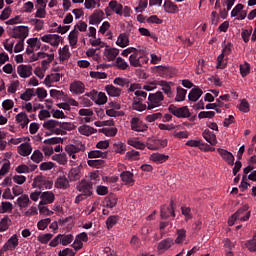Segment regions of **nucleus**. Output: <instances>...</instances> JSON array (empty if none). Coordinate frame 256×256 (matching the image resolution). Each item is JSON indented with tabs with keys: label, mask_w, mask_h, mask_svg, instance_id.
Masks as SVG:
<instances>
[{
	"label": "nucleus",
	"mask_w": 256,
	"mask_h": 256,
	"mask_svg": "<svg viewBox=\"0 0 256 256\" xmlns=\"http://www.w3.org/2000/svg\"><path fill=\"white\" fill-rule=\"evenodd\" d=\"M176 91H177V94H176L175 101H178V102L185 101V97H187V90L184 88H181V86H178Z\"/></svg>",
	"instance_id": "obj_45"
},
{
	"label": "nucleus",
	"mask_w": 256,
	"mask_h": 256,
	"mask_svg": "<svg viewBox=\"0 0 256 256\" xmlns=\"http://www.w3.org/2000/svg\"><path fill=\"white\" fill-rule=\"evenodd\" d=\"M68 177L70 181H79L81 179V169L79 167L72 168L69 171Z\"/></svg>",
	"instance_id": "obj_36"
},
{
	"label": "nucleus",
	"mask_w": 256,
	"mask_h": 256,
	"mask_svg": "<svg viewBox=\"0 0 256 256\" xmlns=\"http://www.w3.org/2000/svg\"><path fill=\"white\" fill-rule=\"evenodd\" d=\"M33 151L31 144L23 143L18 147V153L22 157H29V154Z\"/></svg>",
	"instance_id": "obj_24"
},
{
	"label": "nucleus",
	"mask_w": 256,
	"mask_h": 256,
	"mask_svg": "<svg viewBox=\"0 0 256 256\" xmlns=\"http://www.w3.org/2000/svg\"><path fill=\"white\" fill-rule=\"evenodd\" d=\"M31 160L34 163H41V161H43V153H41L39 150H35L31 155Z\"/></svg>",
	"instance_id": "obj_57"
},
{
	"label": "nucleus",
	"mask_w": 256,
	"mask_h": 256,
	"mask_svg": "<svg viewBox=\"0 0 256 256\" xmlns=\"http://www.w3.org/2000/svg\"><path fill=\"white\" fill-rule=\"evenodd\" d=\"M73 241V235H61L60 237V243L64 246L69 245Z\"/></svg>",
	"instance_id": "obj_59"
},
{
	"label": "nucleus",
	"mask_w": 256,
	"mask_h": 256,
	"mask_svg": "<svg viewBox=\"0 0 256 256\" xmlns=\"http://www.w3.org/2000/svg\"><path fill=\"white\" fill-rule=\"evenodd\" d=\"M185 237H187V231L185 229L177 230V238L175 240L176 245H180L185 241Z\"/></svg>",
	"instance_id": "obj_46"
},
{
	"label": "nucleus",
	"mask_w": 256,
	"mask_h": 256,
	"mask_svg": "<svg viewBox=\"0 0 256 256\" xmlns=\"http://www.w3.org/2000/svg\"><path fill=\"white\" fill-rule=\"evenodd\" d=\"M169 159V155L154 153L151 155V160L155 163H165Z\"/></svg>",
	"instance_id": "obj_41"
},
{
	"label": "nucleus",
	"mask_w": 256,
	"mask_h": 256,
	"mask_svg": "<svg viewBox=\"0 0 256 256\" xmlns=\"http://www.w3.org/2000/svg\"><path fill=\"white\" fill-rule=\"evenodd\" d=\"M17 73L22 79H27L33 75V67L31 65H19Z\"/></svg>",
	"instance_id": "obj_15"
},
{
	"label": "nucleus",
	"mask_w": 256,
	"mask_h": 256,
	"mask_svg": "<svg viewBox=\"0 0 256 256\" xmlns=\"http://www.w3.org/2000/svg\"><path fill=\"white\" fill-rule=\"evenodd\" d=\"M117 223H119V216L117 215L110 216L106 220V227L108 230H111L116 226Z\"/></svg>",
	"instance_id": "obj_42"
},
{
	"label": "nucleus",
	"mask_w": 256,
	"mask_h": 256,
	"mask_svg": "<svg viewBox=\"0 0 256 256\" xmlns=\"http://www.w3.org/2000/svg\"><path fill=\"white\" fill-rule=\"evenodd\" d=\"M130 125H131V130L136 131L137 133H145V131L149 129L147 124L143 123V121H141V119L137 117H134L131 119Z\"/></svg>",
	"instance_id": "obj_9"
},
{
	"label": "nucleus",
	"mask_w": 256,
	"mask_h": 256,
	"mask_svg": "<svg viewBox=\"0 0 256 256\" xmlns=\"http://www.w3.org/2000/svg\"><path fill=\"white\" fill-rule=\"evenodd\" d=\"M40 39L43 43H49L52 47H59V43H61V36L57 34H46Z\"/></svg>",
	"instance_id": "obj_12"
},
{
	"label": "nucleus",
	"mask_w": 256,
	"mask_h": 256,
	"mask_svg": "<svg viewBox=\"0 0 256 256\" xmlns=\"http://www.w3.org/2000/svg\"><path fill=\"white\" fill-rule=\"evenodd\" d=\"M171 247H173V239L171 238L164 239L158 244V252L163 253L164 251L171 249Z\"/></svg>",
	"instance_id": "obj_23"
},
{
	"label": "nucleus",
	"mask_w": 256,
	"mask_h": 256,
	"mask_svg": "<svg viewBox=\"0 0 256 256\" xmlns=\"http://www.w3.org/2000/svg\"><path fill=\"white\" fill-rule=\"evenodd\" d=\"M52 160L59 163V165H66L67 164V155L66 154H55L52 156Z\"/></svg>",
	"instance_id": "obj_48"
},
{
	"label": "nucleus",
	"mask_w": 256,
	"mask_h": 256,
	"mask_svg": "<svg viewBox=\"0 0 256 256\" xmlns=\"http://www.w3.org/2000/svg\"><path fill=\"white\" fill-rule=\"evenodd\" d=\"M16 121L17 123H21L22 129H25L27 125H29V116H27V113L20 112L16 115Z\"/></svg>",
	"instance_id": "obj_25"
},
{
	"label": "nucleus",
	"mask_w": 256,
	"mask_h": 256,
	"mask_svg": "<svg viewBox=\"0 0 256 256\" xmlns=\"http://www.w3.org/2000/svg\"><path fill=\"white\" fill-rule=\"evenodd\" d=\"M9 225H11V220L9 216H5L0 220V233H5L7 229H9Z\"/></svg>",
	"instance_id": "obj_43"
},
{
	"label": "nucleus",
	"mask_w": 256,
	"mask_h": 256,
	"mask_svg": "<svg viewBox=\"0 0 256 256\" xmlns=\"http://www.w3.org/2000/svg\"><path fill=\"white\" fill-rule=\"evenodd\" d=\"M61 122L58 120H47L43 123V128L47 129L52 135H67V132L60 129Z\"/></svg>",
	"instance_id": "obj_3"
},
{
	"label": "nucleus",
	"mask_w": 256,
	"mask_h": 256,
	"mask_svg": "<svg viewBox=\"0 0 256 256\" xmlns=\"http://www.w3.org/2000/svg\"><path fill=\"white\" fill-rule=\"evenodd\" d=\"M51 223V218L42 219L38 222L37 227L39 231H45L49 224Z\"/></svg>",
	"instance_id": "obj_56"
},
{
	"label": "nucleus",
	"mask_w": 256,
	"mask_h": 256,
	"mask_svg": "<svg viewBox=\"0 0 256 256\" xmlns=\"http://www.w3.org/2000/svg\"><path fill=\"white\" fill-rule=\"evenodd\" d=\"M77 253V251H73V249L71 248H66V249H63L62 251H60L58 253L59 256H75V254Z\"/></svg>",
	"instance_id": "obj_63"
},
{
	"label": "nucleus",
	"mask_w": 256,
	"mask_h": 256,
	"mask_svg": "<svg viewBox=\"0 0 256 256\" xmlns=\"http://www.w3.org/2000/svg\"><path fill=\"white\" fill-rule=\"evenodd\" d=\"M39 205H51L55 201V194L52 191L42 192Z\"/></svg>",
	"instance_id": "obj_16"
},
{
	"label": "nucleus",
	"mask_w": 256,
	"mask_h": 256,
	"mask_svg": "<svg viewBox=\"0 0 256 256\" xmlns=\"http://www.w3.org/2000/svg\"><path fill=\"white\" fill-rule=\"evenodd\" d=\"M60 129L67 133V131L75 130V125L71 122H60Z\"/></svg>",
	"instance_id": "obj_55"
},
{
	"label": "nucleus",
	"mask_w": 256,
	"mask_h": 256,
	"mask_svg": "<svg viewBox=\"0 0 256 256\" xmlns=\"http://www.w3.org/2000/svg\"><path fill=\"white\" fill-rule=\"evenodd\" d=\"M129 63L131 67H143V65L149 63V57L145 56L143 51L138 50V52L129 56Z\"/></svg>",
	"instance_id": "obj_1"
},
{
	"label": "nucleus",
	"mask_w": 256,
	"mask_h": 256,
	"mask_svg": "<svg viewBox=\"0 0 256 256\" xmlns=\"http://www.w3.org/2000/svg\"><path fill=\"white\" fill-rule=\"evenodd\" d=\"M96 103L97 105H105V103H107V95L105 92H99Z\"/></svg>",
	"instance_id": "obj_62"
},
{
	"label": "nucleus",
	"mask_w": 256,
	"mask_h": 256,
	"mask_svg": "<svg viewBox=\"0 0 256 256\" xmlns=\"http://www.w3.org/2000/svg\"><path fill=\"white\" fill-rule=\"evenodd\" d=\"M118 198L115 195H110L106 200V207L107 209H113L117 206Z\"/></svg>",
	"instance_id": "obj_50"
},
{
	"label": "nucleus",
	"mask_w": 256,
	"mask_h": 256,
	"mask_svg": "<svg viewBox=\"0 0 256 256\" xmlns=\"http://www.w3.org/2000/svg\"><path fill=\"white\" fill-rule=\"evenodd\" d=\"M251 73V65L248 62L240 65V75L242 77H247Z\"/></svg>",
	"instance_id": "obj_49"
},
{
	"label": "nucleus",
	"mask_w": 256,
	"mask_h": 256,
	"mask_svg": "<svg viewBox=\"0 0 256 256\" xmlns=\"http://www.w3.org/2000/svg\"><path fill=\"white\" fill-rule=\"evenodd\" d=\"M97 130L93 127H90L88 125H82L78 127V132L80 135H85L86 137H89V135H93Z\"/></svg>",
	"instance_id": "obj_35"
},
{
	"label": "nucleus",
	"mask_w": 256,
	"mask_h": 256,
	"mask_svg": "<svg viewBox=\"0 0 256 256\" xmlns=\"http://www.w3.org/2000/svg\"><path fill=\"white\" fill-rule=\"evenodd\" d=\"M99 132L106 135V137H115L117 135V128H102Z\"/></svg>",
	"instance_id": "obj_52"
},
{
	"label": "nucleus",
	"mask_w": 256,
	"mask_h": 256,
	"mask_svg": "<svg viewBox=\"0 0 256 256\" xmlns=\"http://www.w3.org/2000/svg\"><path fill=\"white\" fill-rule=\"evenodd\" d=\"M112 150L114 151V153H119L120 155H123V153L127 151V145H125L123 142H117L113 144Z\"/></svg>",
	"instance_id": "obj_40"
},
{
	"label": "nucleus",
	"mask_w": 256,
	"mask_h": 256,
	"mask_svg": "<svg viewBox=\"0 0 256 256\" xmlns=\"http://www.w3.org/2000/svg\"><path fill=\"white\" fill-rule=\"evenodd\" d=\"M114 85H118L119 87H125V85H129V80L121 77H117L113 80Z\"/></svg>",
	"instance_id": "obj_61"
},
{
	"label": "nucleus",
	"mask_w": 256,
	"mask_h": 256,
	"mask_svg": "<svg viewBox=\"0 0 256 256\" xmlns=\"http://www.w3.org/2000/svg\"><path fill=\"white\" fill-rule=\"evenodd\" d=\"M39 243H42V245H47L49 243L50 239H53V234L47 233V234H42L37 237Z\"/></svg>",
	"instance_id": "obj_54"
},
{
	"label": "nucleus",
	"mask_w": 256,
	"mask_h": 256,
	"mask_svg": "<svg viewBox=\"0 0 256 256\" xmlns=\"http://www.w3.org/2000/svg\"><path fill=\"white\" fill-rule=\"evenodd\" d=\"M58 54L61 63H63V61H68V59L71 57V52H69V46L66 45L63 48H60L58 50Z\"/></svg>",
	"instance_id": "obj_30"
},
{
	"label": "nucleus",
	"mask_w": 256,
	"mask_h": 256,
	"mask_svg": "<svg viewBox=\"0 0 256 256\" xmlns=\"http://www.w3.org/2000/svg\"><path fill=\"white\" fill-rule=\"evenodd\" d=\"M103 17H105V13L103 12V10H95L93 14L89 17V24L99 25Z\"/></svg>",
	"instance_id": "obj_17"
},
{
	"label": "nucleus",
	"mask_w": 256,
	"mask_h": 256,
	"mask_svg": "<svg viewBox=\"0 0 256 256\" xmlns=\"http://www.w3.org/2000/svg\"><path fill=\"white\" fill-rule=\"evenodd\" d=\"M70 91L75 95H81L85 93V84L81 81H74L70 84Z\"/></svg>",
	"instance_id": "obj_18"
},
{
	"label": "nucleus",
	"mask_w": 256,
	"mask_h": 256,
	"mask_svg": "<svg viewBox=\"0 0 256 256\" xmlns=\"http://www.w3.org/2000/svg\"><path fill=\"white\" fill-rule=\"evenodd\" d=\"M105 91L110 97H121V88H117L113 85H106Z\"/></svg>",
	"instance_id": "obj_29"
},
{
	"label": "nucleus",
	"mask_w": 256,
	"mask_h": 256,
	"mask_svg": "<svg viewBox=\"0 0 256 256\" xmlns=\"http://www.w3.org/2000/svg\"><path fill=\"white\" fill-rule=\"evenodd\" d=\"M77 189L84 197H91L93 195V183L89 181L82 180L77 186Z\"/></svg>",
	"instance_id": "obj_8"
},
{
	"label": "nucleus",
	"mask_w": 256,
	"mask_h": 256,
	"mask_svg": "<svg viewBox=\"0 0 256 256\" xmlns=\"http://www.w3.org/2000/svg\"><path fill=\"white\" fill-rule=\"evenodd\" d=\"M245 212H246L245 216H241ZM250 217H251V211H249V204L243 205L234 213V219H239V221H249Z\"/></svg>",
	"instance_id": "obj_11"
},
{
	"label": "nucleus",
	"mask_w": 256,
	"mask_h": 256,
	"mask_svg": "<svg viewBox=\"0 0 256 256\" xmlns=\"http://www.w3.org/2000/svg\"><path fill=\"white\" fill-rule=\"evenodd\" d=\"M116 45L122 48L127 47L129 45V37L127 36V34L125 33L120 34L116 41Z\"/></svg>",
	"instance_id": "obj_38"
},
{
	"label": "nucleus",
	"mask_w": 256,
	"mask_h": 256,
	"mask_svg": "<svg viewBox=\"0 0 256 256\" xmlns=\"http://www.w3.org/2000/svg\"><path fill=\"white\" fill-rule=\"evenodd\" d=\"M33 97H35V88H28L20 95L22 101H31V98Z\"/></svg>",
	"instance_id": "obj_39"
},
{
	"label": "nucleus",
	"mask_w": 256,
	"mask_h": 256,
	"mask_svg": "<svg viewBox=\"0 0 256 256\" xmlns=\"http://www.w3.org/2000/svg\"><path fill=\"white\" fill-rule=\"evenodd\" d=\"M115 65L118 69H121L122 71H125V69L129 68V64L127 63V61H125V59L118 57L116 59Z\"/></svg>",
	"instance_id": "obj_51"
},
{
	"label": "nucleus",
	"mask_w": 256,
	"mask_h": 256,
	"mask_svg": "<svg viewBox=\"0 0 256 256\" xmlns=\"http://www.w3.org/2000/svg\"><path fill=\"white\" fill-rule=\"evenodd\" d=\"M164 99L163 92L158 91L148 96V110L155 109V107H161Z\"/></svg>",
	"instance_id": "obj_5"
},
{
	"label": "nucleus",
	"mask_w": 256,
	"mask_h": 256,
	"mask_svg": "<svg viewBox=\"0 0 256 256\" xmlns=\"http://www.w3.org/2000/svg\"><path fill=\"white\" fill-rule=\"evenodd\" d=\"M215 117L214 111H202L198 114L199 119H213Z\"/></svg>",
	"instance_id": "obj_58"
},
{
	"label": "nucleus",
	"mask_w": 256,
	"mask_h": 256,
	"mask_svg": "<svg viewBox=\"0 0 256 256\" xmlns=\"http://www.w3.org/2000/svg\"><path fill=\"white\" fill-rule=\"evenodd\" d=\"M120 177L125 185H134L135 180L133 179V173L124 171L120 174Z\"/></svg>",
	"instance_id": "obj_31"
},
{
	"label": "nucleus",
	"mask_w": 256,
	"mask_h": 256,
	"mask_svg": "<svg viewBox=\"0 0 256 256\" xmlns=\"http://www.w3.org/2000/svg\"><path fill=\"white\" fill-rule=\"evenodd\" d=\"M34 184L39 187V189H52L53 188V181L48 180L45 176H36L34 178Z\"/></svg>",
	"instance_id": "obj_10"
},
{
	"label": "nucleus",
	"mask_w": 256,
	"mask_h": 256,
	"mask_svg": "<svg viewBox=\"0 0 256 256\" xmlns=\"http://www.w3.org/2000/svg\"><path fill=\"white\" fill-rule=\"evenodd\" d=\"M168 111L178 119H189L191 117V111H189L187 106L177 107L175 104H171L168 107Z\"/></svg>",
	"instance_id": "obj_2"
},
{
	"label": "nucleus",
	"mask_w": 256,
	"mask_h": 256,
	"mask_svg": "<svg viewBox=\"0 0 256 256\" xmlns=\"http://www.w3.org/2000/svg\"><path fill=\"white\" fill-rule=\"evenodd\" d=\"M89 159H107V151L92 150L88 153Z\"/></svg>",
	"instance_id": "obj_33"
},
{
	"label": "nucleus",
	"mask_w": 256,
	"mask_h": 256,
	"mask_svg": "<svg viewBox=\"0 0 256 256\" xmlns=\"http://www.w3.org/2000/svg\"><path fill=\"white\" fill-rule=\"evenodd\" d=\"M11 37L14 39L25 40L29 37V28L27 26H15L11 30Z\"/></svg>",
	"instance_id": "obj_6"
},
{
	"label": "nucleus",
	"mask_w": 256,
	"mask_h": 256,
	"mask_svg": "<svg viewBox=\"0 0 256 256\" xmlns=\"http://www.w3.org/2000/svg\"><path fill=\"white\" fill-rule=\"evenodd\" d=\"M217 152L219 153L220 157H222L223 161H225V163L230 166L235 165V156H233V153L222 148H218Z\"/></svg>",
	"instance_id": "obj_14"
},
{
	"label": "nucleus",
	"mask_w": 256,
	"mask_h": 256,
	"mask_svg": "<svg viewBox=\"0 0 256 256\" xmlns=\"http://www.w3.org/2000/svg\"><path fill=\"white\" fill-rule=\"evenodd\" d=\"M246 247H247L248 250L251 251V253H255V251H256V239L249 240L246 243Z\"/></svg>",
	"instance_id": "obj_64"
},
{
	"label": "nucleus",
	"mask_w": 256,
	"mask_h": 256,
	"mask_svg": "<svg viewBox=\"0 0 256 256\" xmlns=\"http://www.w3.org/2000/svg\"><path fill=\"white\" fill-rule=\"evenodd\" d=\"M174 201H170V206L163 205L160 209V215L162 219H169V217H175V209L173 208Z\"/></svg>",
	"instance_id": "obj_13"
},
{
	"label": "nucleus",
	"mask_w": 256,
	"mask_h": 256,
	"mask_svg": "<svg viewBox=\"0 0 256 256\" xmlns=\"http://www.w3.org/2000/svg\"><path fill=\"white\" fill-rule=\"evenodd\" d=\"M35 95H37L39 101H43L47 97V90L45 88H37L35 90Z\"/></svg>",
	"instance_id": "obj_60"
},
{
	"label": "nucleus",
	"mask_w": 256,
	"mask_h": 256,
	"mask_svg": "<svg viewBox=\"0 0 256 256\" xmlns=\"http://www.w3.org/2000/svg\"><path fill=\"white\" fill-rule=\"evenodd\" d=\"M109 7L116 15H120V17L123 15V6L117 0H111Z\"/></svg>",
	"instance_id": "obj_26"
},
{
	"label": "nucleus",
	"mask_w": 256,
	"mask_h": 256,
	"mask_svg": "<svg viewBox=\"0 0 256 256\" xmlns=\"http://www.w3.org/2000/svg\"><path fill=\"white\" fill-rule=\"evenodd\" d=\"M201 95H203V90L201 88L195 86L192 88L188 94L189 101H192L193 103L199 101L201 99Z\"/></svg>",
	"instance_id": "obj_21"
},
{
	"label": "nucleus",
	"mask_w": 256,
	"mask_h": 256,
	"mask_svg": "<svg viewBox=\"0 0 256 256\" xmlns=\"http://www.w3.org/2000/svg\"><path fill=\"white\" fill-rule=\"evenodd\" d=\"M89 167H94L95 169H101V167H105V160H88L87 161Z\"/></svg>",
	"instance_id": "obj_47"
},
{
	"label": "nucleus",
	"mask_w": 256,
	"mask_h": 256,
	"mask_svg": "<svg viewBox=\"0 0 256 256\" xmlns=\"http://www.w3.org/2000/svg\"><path fill=\"white\" fill-rule=\"evenodd\" d=\"M17 247H19V238H17V234H14L3 245L0 253H6V251H15Z\"/></svg>",
	"instance_id": "obj_7"
},
{
	"label": "nucleus",
	"mask_w": 256,
	"mask_h": 256,
	"mask_svg": "<svg viewBox=\"0 0 256 256\" xmlns=\"http://www.w3.org/2000/svg\"><path fill=\"white\" fill-rule=\"evenodd\" d=\"M202 137L205 139V141H207V143H210L211 145H217V136L209 129L203 131Z\"/></svg>",
	"instance_id": "obj_22"
},
{
	"label": "nucleus",
	"mask_w": 256,
	"mask_h": 256,
	"mask_svg": "<svg viewBox=\"0 0 256 256\" xmlns=\"http://www.w3.org/2000/svg\"><path fill=\"white\" fill-rule=\"evenodd\" d=\"M233 51V45L231 43L226 44L222 53L217 57V69H225L227 67V60L225 57L229 56V54Z\"/></svg>",
	"instance_id": "obj_4"
},
{
	"label": "nucleus",
	"mask_w": 256,
	"mask_h": 256,
	"mask_svg": "<svg viewBox=\"0 0 256 256\" xmlns=\"http://www.w3.org/2000/svg\"><path fill=\"white\" fill-rule=\"evenodd\" d=\"M163 9L166 13H170V15H175V13H179V6L173 3L171 0H166L163 5Z\"/></svg>",
	"instance_id": "obj_20"
},
{
	"label": "nucleus",
	"mask_w": 256,
	"mask_h": 256,
	"mask_svg": "<svg viewBox=\"0 0 256 256\" xmlns=\"http://www.w3.org/2000/svg\"><path fill=\"white\" fill-rule=\"evenodd\" d=\"M171 85H173V82H167L165 80L159 82V86L162 87V91L165 93V95H167V97H173Z\"/></svg>",
	"instance_id": "obj_28"
},
{
	"label": "nucleus",
	"mask_w": 256,
	"mask_h": 256,
	"mask_svg": "<svg viewBox=\"0 0 256 256\" xmlns=\"http://www.w3.org/2000/svg\"><path fill=\"white\" fill-rule=\"evenodd\" d=\"M132 109L140 112L145 111V109H147V105L143 104V98H134Z\"/></svg>",
	"instance_id": "obj_32"
},
{
	"label": "nucleus",
	"mask_w": 256,
	"mask_h": 256,
	"mask_svg": "<svg viewBox=\"0 0 256 256\" xmlns=\"http://www.w3.org/2000/svg\"><path fill=\"white\" fill-rule=\"evenodd\" d=\"M17 205L20 209H25L31 205V200H29V195L23 194L17 199Z\"/></svg>",
	"instance_id": "obj_27"
},
{
	"label": "nucleus",
	"mask_w": 256,
	"mask_h": 256,
	"mask_svg": "<svg viewBox=\"0 0 256 256\" xmlns=\"http://www.w3.org/2000/svg\"><path fill=\"white\" fill-rule=\"evenodd\" d=\"M238 109L242 113H249L250 111L249 101H247V99H242L240 104L238 105Z\"/></svg>",
	"instance_id": "obj_53"
},
{
	"label": "nucleus",
	"mask_w": 256,
	"mask_h": 256,
	"mask_svg": "<svg viewBox=\"0 0 256 256\" xmlns=\"http://www.w3.org/2000/svg\"><path fill=\"white\" fill-rule=\"evenodd\" d=\"M55 187L56 189H67L69 187V180L65 176H60L55 181Z\"/></svg>",
	"instance_id": "obj_34"
},
{
	"label": "nucleus",
	"mask_w": 256,
	"mask_h": 256,
	"mask_svg": "<svg viewBox=\"0 0 256 256\" xmlns=\"http://www.w3.org/2000/svg\"><path fill=\"white\" fill-rule=\"evenodd\" d=\"M68 41L70 43V47H75V45H77V41H79V31L76 29L72 30L68 36Z\"/></svg>",
	"instance_id": "obj_37"
},
{
	"label": "nucleus",
	"mask_w": 256,
	"mask_h": 256,
	"mask_svg": "<svg viewBox=\"0 0 256 256\" xmlns=\"http://www.w3.org/2000/svg\"><path fill=\"white\" fill-rule=\"evenodd\" d=\"M117 55H119V49L109 48V45L106 44L104 56L107 59V61H115V59H117Z\"/></svg>",
	"instance_id": "obj_19"
},
{
	"label": "nucleus",
	"mask_w": 256,
	"mask_h": 256,
	"mask_svg": "<svg viewBox=\"0 0 256 256\" xmlns=\"http://www.w3.org/2000/svg\"><path fill=\"white\" fill-rule=\"evenodd\" d=\"M158 73L161 77H171L172 73H173V69L169 68L167 66H158Z\"/></svg>",
	"instance_id": "obj_44"
}]
</instances>
